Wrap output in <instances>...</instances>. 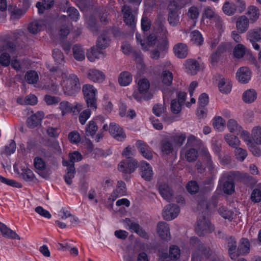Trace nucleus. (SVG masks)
<instances>
[{"instance_id": "nucleus-1", "label": "nucleus", "mask_w": 261, "mask_h": 261, "mask_svg": "<svg viewBox=\"0 0 261 261\" xmlns=\"http://www.w3.org/2000/svg\"><path fill=\"white\" fill-rule=\"evenodd\" d=\"M61 85L64 93L69 96L75 95L81 89L79 79L74 74L68 76L66 73L63 74Z\"/></svg>"}, {"instance_id": "nucleus-2", "label": "nucleus", "mask_w": 261, "mask_h": 261, "mask_svg": "<svg viewBox=\"0 0 261 261\" xmlns=\"http://www.w3.org/2000/svg\"><path fill=\"white\" fill-rule=\"evenodd\" d=\"M16 47V44L10 41H6L0 45V53H2L0 56V64L2 66L7 67L10 64V56L6 51L13 53L15 51Z\"/></svg>"}, {"instance_id": "nucleus-3", "label": "nucleus", "mask_w": 261, "mask_h": 261, "mask_svg": "<svg viewBox=\"0 0 261 261\" xmlns=\"http://www.w3.org/2000/svg\"><path fill=\"white\" fill-rule=\"evenodd\" d=\"M82 91L87 107L95 110L97 109L96 89L91 85L86 84L83 86Z\"/></svg>"}, {"instance_id": "nucleus-4", "label": "nucleus", "mask_w": 261, "mask_h": 261, "mask_svg": "<svg viewBox=\"0 0 261 261\" xmlns=\"http://www.w3.org/2000/svg\"><path fill=\"white\" fill-rule=\"evenodd\" d=\"M138 85L139 93L134 94V97L138 101L150 99L153 95L149 91L150 87L149 81L146 79H143L139 80Z\"/></svg>"}, {"instance_id": "nucleus-5", "label": "nucleus", "mask_w": 261, "mask_h": 261, "mask_svg": "<svg viewBox=\"0 0 261 261\" xmlns=\"http://www.w3.org/2000/svg\"><path fill=\"white\" fill-rule=\"evenodd\" d=\"M138 167V162L134 159H125L122 161L118 165V170L123 173V178L125 180L130 178L129 175L133 172Z\"/></svg>"}, {"instance_id": "nucleus-6", "label": "nucleus", "mask_w": 261, "mask_h": 261, "mask_svg": "<svg viewBox=\"0 0 261 261\" xmlns=\"http://www.w3.org/2000/svg\"><path fill=\"white\" fill-rule=\"evenodd\" d=\"M234 176L233 172L225 173L219 180L224 193L227 195H231L234 192Z\"/></svg>"}, {"instance_id": "nucleus-7", "label": "nucleus", "mask_w": 261, "mask_h": 261, "mask_svg": "<svg viewBox=\"0 0 261 261\" xmlns=\"http://www.w3.org/2000/svg\"><path fill=\"white\" fill-rule=\"evenodd\" d=\"M214 230V226L211 224L209 220L205 217L200 216L198 218L195 227L196 233L199 236H204Z\"/></svg>"}, {"instance_id": "nucleus-8", "label": "nucleus", "mask_w": 261, "mask_h": 261, "mask_svg": "<svg viewBox=\"0 0 261 261\" xmlns=\"http://www.w3.org/2000/svg\"><path fill=\"white\" fill-rule=\"evenodd\" d=\"M178 4L175 1L171 2L168 6L169 11L168 21L172 27H176L179 23V16L178 13Z\"/></svg>"}, {"instance_id": "nucleus-9", "label": "nucleus", "mask_w": 261, "mask_h": 261, "mask_svg": "<svg viewBox=\"0 0 261 261\" xmlns=\"http://www.w3.org/2000/svg\"><path fill=\"white\" fill-rule=\"evenodd\" d=\"M179 211V207L177 205L175 204H168L163 210V217L166 220H171L178 216Z\"/></svg>"}, {"instance_id": "nucleus-10", "label": "nucleus", "mask_w": 261, "mask_h": 261, "mask_svg": "<svg viewBox=\"0 0 261 261\" xmlns=\"http://www.w3.org/2000/svg\"><path fill=\"white\" fill-rule=\"evenodd\" d=\"M226 245L229 256L232 260H236L237 259L236 254L238 248L237 239L232 236L226 238Z\"/></svg>"}, {"instance_id": "nucleus-11", "label": "nucleus", "mask_w": 261, "mask_h": 261, "mask_svg": "<svg viewBox=\"0 0 261 261\" xmlns=\"http://www.w3.org/2000/svg\"><path fill=\"white\" fill-rule=\"evenodd\" d=\"M247 39L251 42L253 48L258 50L260 46L256 42L261 41V29L255 28L249 30L247 33Z\"/></svg>"}, {"instance_id": "nucleus-12", "label": "nucleus", "mask_w": 261, "mask_h": 261, "mask_svg": "<svg viewBox=\"0 0 261 261\" xmlns=\"http://www.w3.org/2000/svg\"><path fill=\"white\" fill-rule=\"evenodd\" d=\"M156 186L161 196L167 201L170 202L173 198V192L169 186L165 182H158Z\"/></svg>"}, {"instance_id": "nucleus-13", "label": "nucleus", "mask_w": 261, "mask_h": 261, "mask_svg": "<svg viewBox=\"0 0 261 261\" xmlns=\"http://www.w3.org/2000/svg\"><path fill=\"white\" fill-rule=\"evenodd\" d=\"M34 166L37 170V173L42 178L46 179L48 178L49 173L45 172L44 170L46 168V165L43 159L39 156L35 157L34 159Z\"/></svg>"}, {"instance_id": "nucleus-14", "label": "nucleus", "mask_w": 261, "mask_h": 261, "mask_svg": "<svg viewBox=\"0 0 261 261\" xmlns=\"http://www.w3.org/2000/svg\"><path fill=\"white\" fill-rule=\"evenodd\" d=\"M109 132L111 136L119 141H123L126 138L122 128L115 123H111L109 125Z\"/></svg>"}, {"instance_id": "nucleus-15", "label": "nucleus", "mask_w": 261, "mask_h": 261, "mask_svg": "<svg viewBox=\"0 0 261 261\" xmlns=\"http://www.w3.org/2000/svg\"><path fill=\"white\" fill-rule=\"evenodd\" d=\"M122 11L123 13L124 22L130 28L134 29L135 27L136 17L132 14L131 8L129 6L124 5L122 8Z\"/></svg>"}, {"instance_id": "nucleus-16", "label": "nucleus", "mask_w": 261, "mask_h": 261, "mask_svg": "<svg viewBox=\"0 0 261 261\" xmlns=\"http://www.w3.org/2000/svg\"><path fill=\"white\" fill-rule=\"evenodd\" d=\"M180 154L189 162L195 161L198 156V151L196 148L186 146L181 149Z\"/></svg>"}, {"instance_id": "nucleus-17", "label": "nucleus", "mask_w": 261, "mask_h": 261, "mask_svg": "<svg viewBox=\"0 0 261 261\" xmlns=\"http://www.w3.org/2000/svg\"><path fill=\"white\" fill-rule=\"evenodd\" d=\"M201 155L203 157L204 160L206 162V167L208 170V172L211 175L215 176L217 173V169L215 168L211 159V155L206 148H202L201 151Z\"/></svg>"}, {"instance_id": "nucleus-18", "label": "nucleus", "mask_w": 261, "mask_h": 261, "mask_svg": "<svg viewBox=\"0 0 261 261\" xmlns=\"http://www.w3.org/2000/svg\"><path fill=\"white\" fill-rule=\"evenodd\" d=\"M161 150L162 152L166 155L173 153L175 146L168 136L165 137L161 141Z\"/></svg>"}, {"instance_id": "nucleus-19", "label": "nucleus", "mask_w": 261, "mask_h": 261, "mask_svg": "<svg viewBox=\"0 0 261 261\" xmlns=\"http://www.w3.org/2000/svg\"><path fill=\"white\" fill-rule=\"evenodd\" d=\"M169 225L165 222H159L157 225V232L162 239L168 241L171 239Z\"/></svg>"}, {"instance_id": "nucleus-20", "label": "nucleus", "mask_w": 261, "mask_h": 261, "mask_svg": "<svg viewBox=\"0 0 261 261\" xmlns=\"http://www.w3.org/2000/svg\"><path fill=\"white\" fill-rule=\"evenodd\" d=\"M251 72L249 69L246 67L240 68L236 73L237 80L239 82L243 84L248 83L251 79Z\"/></svg>"}, {"instance_id": "nucleus-21", "label": "nucleus", "mask_w": 261, "mask_h": 261, "mask_svg": "<svg viewBox=\"0 0 261 261\" xmlns=\"http://www.w3.org/2000/svg\"><path fill=\"white\" fill-rule=\"evenodd\" d=\"M140 175L146 181H150L153 177V173L150 165L146 162H142L140 167Z\"/></svg>"}, {"instance_id": "nucleus-22", "label": "nucleus", "mask_w": 261, "mask_h": 261, "mask_svg": "<svg viewBox=\"0 0 261 261\" xmlns=\"http://www.w3.org/2000/svg\"><path fill=\"white\" fill-rule=\"evenodd\" d=\"M250 251V243L246 238H242L238 246L237 255V258L240 256H244L247 254Z\"/></svg>"}, {"instance_id": "nucleus-23", "label": "nucleus", "mask_w": 261, "mask_h": 261, "mask_svg": "<svg viewBox=\"0 0 261 261\" xmlns=\"http://www.w3.org/2000/svg\"><path fill=\"white\" fill-rule=\"evenodd\" d=\"M136 145L141 154L145 158L148 160H151L152 158V154L150 150V148L144 141L138 140Z\"/></svg>"}, {"instance_id": "nucleus-24", "label": "nucleus", "mask_w": 261, "mask_h": 261, "mask_svg": "<svg viewBox=\"0 0 261 261\" xmlns=\"http://www.w3.org/2000/svg\"><path fill=\"white\" fill-rule=\"evenodd\" d=\"M185 66L186 72L191 75H195L199 70V64L197 61L194 59H188L186 61Z\"/></svg>"}, {"instance_id": "nucleus-25", "label": "nucleus", "mask_w": 261, "mask_h": 261, "mask_svg": "<svg viewBox=\"0 0 261 261\" xmlns=\"http://www.w3.org/2000/svg\"><path fill=\"white\" fill-rule=\"evenodd\" d=\"M44 115L43 112H37V113L31 115L28 118L27 120V125L29 127L34 128L39 124L43 118Z\"/></svg>"}, {"instance_id": "nucleus-26", "label": "nucleus", "mask_w": 261, "mask_h": 261, "mask_svg": "<svg viewBox=\"0 0 261 261\" xmlns=\"http://www.w3.org/2000/svg\"><path fill=\"white\" fill-rule=\"evenodd\" d=\"M175 55L180 59H184L187 57L188 53L187 45L183 43H179L175 44L173 47Z\"/></svg>"}, {"instance_id": "nucleus-27", "label": "nucleus", "mask_w": 261, "mask_h": 261, "mask_svg": "<svg viewBox=\"0 0 261 261\" xmlns=\"http://www.w3.org/2000/svg\"><path fill=\"white\" fill-rule=\"evenodd\" d=\"M98 118L101 119V122L103 121V117L99 116L95 119L90 121L86 126L85 134L87 136L93 137L94 136L98 130V126L95 121Z\"/></svg>"}, {"instance_id": "nucleus-28", "label": "nucleus", "mask_w": 261, "mask_h": 261, "mask_svg": "<svg viewBox=\"0 0 261 261\" xmlns=\"http://www.w3.org/2000/svg\"><path fill=\"white\" fill-rule=\"evenodd\" d=\"M65 4L62 9L63 11H66L68 16L73 21H77L79 18V13L78 10L73 7L69 6V2L68 1H64Z\"/></svg>"}, {"instance_id": "nucleus-29", "label": "nucleus", "mask_w": 261, "mask_h": 261, "mask_svg": "<svg viewBox=\"0 0 261 261\" xmlns=\"http://www.w3.org/2000/svg\"><path fill=\"white\" fill-rule=\"evenodd\" d=\"M249 19L246 16H240L236 21V27L238 32L240 33L246 32L249 27Z\"/></svg>"}, {"instance_id": "nucleus-30", "label": "nucleus", "mask_w": 261, "mask_h": 261, "mask_svg": "<svg viewBox=\"0 0 261 261\" xmlns=\"http://www.w3.org/2000/svg\"><path fill=\"white\" fill-rule=\"evenodd\" d=\"M88 78L94 82H101L105 79L103 73L98 70L92 69L88 71Z\"/></svg>"}, {"instance_id": "nucleus-31", "label": "nucleus", "mask_w": 261, "mask_h": 261, "mask_svg": "<svg viewBox=\"0 0 261 261\" xmlns=\"http://www.w3.org/2000/svg\"><path fill=\"white\" fill-rule=\"evenodd\" d=\"M0 230L2 235L12 239L20 240V237L13 230L8 228L5 224L0 222Z\"/></svg>"}, {"instance_id": "nucleus-32", "label": "nucleus", "mask_w": 261, "mask_h": 261, "mask_svg": "<svg viewBox=\"0 0 261 261\" xmlns=\"http://www.w3.org/2000/svg\"><path fill=\"white\" fill-rule=\"evenodd\" d=\"M72 55L75 60L83 61L85 59V50L80 44H76L72 47Z\"/></svg>"}, {"instance_id": "nucleus-33", "label": "nucleus", "mask_w": 261, "mask_h": 261, "mask_svg": "<svg viewBox=\"0 0 261 261\" xmlns=\"http://www.w3.org/2000/svg\"><path fill=\"white\" fill-rule=\"evenodd\" d=\"M69 160L68 161H63L62 164L63 166H74V162L81 161L82 155L78 151H75L73 153L69 154Z\"/></svg>"}, {"instance_id": "nucleus-34", "label": "nucleus", "mask_w": 261, "mask_h": 261, "mask_svg": "<svg viewBox=\"0 0 261 261\" xmlns=\"http://www.w3.org/2000/svg\"><path fill=\"white\" fill-rule=\"evenodd\" d=\"M186 147L191 148H201L203 146L202 141L193 135L188 137L187 142L185 145Z\"/></svg>"}, {"instance_id": "nucleus-35", "label": "nucleus", "mask_w": 261, "mask_h": 261, "mask_svg": "<svg viewBox=\"0 0 261 261\" xmlns=\"http://www.w3.org/2000/svg\"><path fill=\"white\" fill-rule=\"evenodd\" d=\"M54 5V0H42V2H37L36 6L38 8L39 13L42 14L44 10L50 9Z\"/></svg>"}, {"instance_id": "nucleus-36", "label": "nucleus", "mask_w": 261, "mask_h": 261, "mask_svg": "<svg viewBox=\"0 0 261 261\" xmlns=\"http://www.w3.org/2000/svg\"><path fill=\"white\" fill-rule=\"evenodd\" d=\"M58 85L53 80L49 79L42 86V89L53 94H57L59 92Z\"/></svg>"}, {"instance_id": "nucleus-37", "label": "nucleus", "mask_w": 261, "mask_h": 261, "mask_svg": "<svg viewBox=\"0 0 261 261\" xmlns=\"http://www.w3.org/2000/svg\"><path fill=\"white\" fill-rule=\"evenodd\" d=\"M118 80L120 86H126L132 82V76L129 72L123 71L119 74Z\"/></svg>"}, {"instance_id": "nucleus-38", "label": "nucleus", "mask_w": 261, "mask_h": 261, "mask_svg": "<svg viewBox=\"0 0 261 261\" xmlns=\"http://www.w3.org/2000/svg\"><path fill=\"white\" fill-rule=\"evenodd\" d=\"M67 169L66 170V174L64 176V179L65 182L68 185L72 184V179L74 177L75 174V169L73 166H66Z\"/></svg>"}, {"instance_id": "nucleus-39", "label": "nucleus", "mask_w": 261, "mask_h": 261, "mask_svg": "<svg viewBox=\"0 0 261 261\" xmlns=\"http://www.w3.org/2000/svg\"><path fill=\"white\" fill-rule=\"evenodd\" d=\"M257 97V93L253 89H249L245 91L243 94V101L247 103L253 102Z\"/></svg>"}, {"instance_id": "nucleus-40", "label": "nucleus", "mask_w": 261, "mask_h": 261, "mask_svg": "<svg viewBox=\"0 0 261 261\" xmlns=\"http://www.w3.org/2000/svg\"><path fill=\"white\" fill-rule=\"evenodd\" d=\"M126 193V185L125 182L122 180H119L117 184V189L114 190L112 196L113 197H118L124 195Z\"/></svg>"}, {"instance_id": "nucleus-41", "label": "nucleus", "mask_w": 261, "mask_h": 261, "mask_svg": "<svg viewBox=\"0 0 261 261\" xmlns=\"http://www.w3.org/2000/svg\"><path fill=\"white\" fill-rule=\"evenodd\" d=\"M172 142H174L176 146H181L185 141L187 136L185 134L176 133L172 136H168Z\"/></svg>"}, {"instance_id": "nucleus-42", "label": "nucleus", "mask_w": 261, "mask_h": 261, "mask_svg": "<svg viewBox=\"0 0 261 261\" xmlns=\"http://www.w3.org/2000/svg\"><path fill=\"white\" fill-rule=\"evenodd\" d=\"M110 39L106 34L101 35L97 39L96 45L98 48L103 49L107 48L110 44Z\"/></svg>"}, {"instance_id": "nucleus-43", "label": "nucleus", "mask_w": 261, "mask_h": 261, "mask_svg": "<svg viewBox=\"0 0 261 261\" xmlns=\"http://www.w3.org/2000/svg\"><path fill=\"white\" fill-rule=\"evenodd\" d=\"M224 139L229 146L232 148H236L240 146V141L235 135L228 134L225 136Z\"/></svg>"}, {"instance_id": "nucleus-44", "label": "nucleus", "mask_w": 261, "mask_h": 261, "mask_svg": "<svg viewBox=\"0 0 261 261\" xmlns=\"http://www.w3.org/2000/svg\"><path fill=\"white\" fill-rule=\"evenodd\" d=\"M24 79L28 84H34L37 83L39 80L37 73L33 70L27 71L25 73Z\"/></svg>"}, {"instance_id": "nucleus-45", "label": "nucleus", "mask_w": 261, "mask_h": 261, "mask_svg": "<svg viewBox=\"0 0 261 261\" xmlns=\"http://www.w3.org/2000/svg\"><path fill=\"white\" fill-rule=\"evenodd\" d=\"M190 37L191 42L197 45H201L203 42V37L198 31L195 30L192 32L190 34Z\"/></svg>"}, {"instance_id": "nucleus-46", "label": "nucleus", "mask_w": 261, "mask_h": 261, "mask_svg": "<svg viewBox=\"0 0 261 261\" xmlns=\"http://www.w3.org/2000/svg\"><path fill=\"white\" fill-rule=\"evenodd\" d=\"M43 24H44V23L42 20L33 21L29 24L28 30L32 34H37L41 31Z\"/></svg>"}, {"instance_id": "nucleus-47", "label": "nucleus", "mask_w": 261, "mask_h": 261, "mask_svg": "<svg viewBox=\"0 0 261 261\" xmlns=\"http://www.w3.org/2000/svg\"><path fill=\"white\" fill-rule=\"evenodd\" d=\"M239 179L241 182L247 186H252L256 182L255 178L247 173L241 174L239 176Z\"/></svg>"}, {"instance_id": "nucleus-48", "label": "nucleus", "mask_w": 261, "mask_h": 261, "mask_svg": "<svg viewBox=\"0 0 261 261\" xmlns=\"http://www.w3.org/2000/svg\"><path fill=\"white\" fill-rule=\"evenodd\" d=\"M218 212L225 219L231 220L233 219V212L225 206L220 207L218 210Z\"/></svg>"}, {"instance_id": "nucleus-49", "label": "nucleus", "mask_w": 261, "mask_h": 261, "mask_svg": "<svg viewBox=\"0 0 261 261\" xmlns=\"http://www.w3.org/2000/svg\"><path fill=\"white\" fill-rule=\"evenodd\" d=\"M229 130L231 133H234L238 134L242 129V127L239 125L237 122L234 119H230L228 120L227 124Z\"/></svg>"}, {"instance_id": "nucleus-50", "label": "nucleus", "mask_w": 261, "mask_h": 261, "mask_svg": "<svg viewBox=\"0 0 261 261\" xmlns=\"http://www.w3.org/2000/svg\"><path fill=\"white\" fill-rule=\"evenodd\" d=\"M161 79L164 85L170 86L172 83L173 74L169 70H164L162 73Z\"/></svg>"}, {"instance_id": "nucleus-51", "label": "nucleus", "mask_w": 261, "mask_h": 261, "mask_svg": "<svg viewBox=\"0 0 261 261\" xmlns=\"http://www.w3.org/2000/svg\"><path fill=\"white\" fill-rule=\"evenodd\" d=\"M218 87L220 91L225 94L229 93L231 89V85L229 82H226L224 79H220L219 82Z\"/></svg>"}, {"instance_id": "nucleus-52", "label": "nucleus", "mask_w": 261, "mask_h": 261, "mask_svg": "<svg viewBox=\"0 0 261 261\" xmlns=\"http://www.w3.org/2000/svg\"><path fill=\"white\" fill-rule=\"evenodd\" d=\"M252 137L253 140L256 144L261 145V127L257 126L254 127L252 130Z\"/></svg>"}, {"instance_id": "nucleus-53", "label": "nucleus", "mask_w": 261, "mask_h": 261, "mask_svg": "<svg viewBox=\"0 0 261 261\" xmlns=\"http://www.w3.org/2000/svg\"><path fill=\"white\" fill-rule=\"evenodd\" d=\"M223 10L226 14L231 15L237 11V7L233 3L226 2L223 5Z\"/></svg>"}, {"instance_id": "nucleus-54", "label": "nucleus", "mask_w": 261, "mask_h": 261, "mask_svg": "<svg viewBox=\"0 0 261 261\" xmlns=\"http://www.w3.org/2000/svg\"><path fill=\"white\" fill-rule=\"evenodd\" d=\"M222 141L220 139H213L212 141V146L213 151L220 159Z\"/></svg>"}, {"instance_id": "nucleus-55", "label": "nucleus", "mask_w": 261, "mask_h": 261, "mask_svg": "<svg viewBox=\"0 0 261 261\" xmlns=\"http://www.w3.org/2000/svg\"><path fill=\"white\" fill-rule=\"evenodd\" d=\"M86 23L88 28L92 32L96 33L98 31V26L95 17L92 16L89 17L86 20Z\"/></svg>"}, {"instance_id": "nucleus-56", "label": "nucleus", "mask_w": 261, "mask_h": 261, "mask_svg": "<svg viewBox=\"0 0 261 261\" xmlns=\"http://www.w3.org/2000/svg\"><path fill=\"white\" fill-rule=\"evenodd\" d=\"M21 175L23 179L27 182L33 181L35 178L33 171L28 168L22 169Z\"/></svg>"}, {"instance_id": "nucleus-57", "label": "nucleus", "mask_w": 261, "mask_h": 261, "mask_svg": "<svg viewBox=\"0 0 261 261\" xmlns=\"http://www.w3.org/2000/svg\"><path fill=\"white\" fill-rule=\"evenodd\" d=\"M248 15L250 19L253 22L256 21L259 17V11L258 8L254 6H251L248 8Z\"/></svg>"}, {"instance_id": "nucleus-58", "label": "nucleus", "mask_w": 261, "mask_h": 261, "mask_svg": "<svg viewBox=\"0 0 261 261\" xmlns=\"http://www.w3.org/2000/svg\"><path fill=\"white\" fill-rule=\"evenodd\" d=\"M246 52L245 46L242 44H237L234 48L233 55L236 58H242Z\"/></svg>"}, {"instance_id": "nucleus-59", "label": "nucleus", "mask_w": 261, "mask_h": 261, "mask_svg": "<svg viewBox=\"0 0 261 261\" xmlns=\"http://www.w3.org/2000/svg\"><path fill=\"white\" fill-rule=\"evenodd\" d=\"M53 57L57 64H62L64 62V57L61 50L56 48L53 51Z\"/></svg>"}, {"instance_id": "nucleus-60", "label": "nucleus", "mask_w": 261, "mask_h": 261, "mask_svg": "<svg viewBox=\"0 0 261 261\" xmlns=\"http://www.w3.org/2000/svg\"><path fill=\"white\" fill-rule=\"evenodd\" d=\"M100 52L94 47H91L87 51V57L90 62H94L96 59L98 58Z\"/></svg>"}, {"instance_id": "nucleus-61", "label": "nucleus", "mask_w": 261, "mask_h": 261, "mask_svg": "<svg viewBox=\"0 0 261 261\" xmlns=\"http://www.w3.org/2000/svg\"><path fill=\"white\" fill-rule=\"evenodd\" d=\"M91 114V109H86L81 112L79 115V119L82 125H84Z\"/></svg>"}, {"instance_id": "nucleus-62", "label": "nucleus", "mask_w": 261, "mask_h": 261, "mask_svg": "<svg viewBox=\"0 0 261 261\" xmlns=\"http://www.w3.org/2000/svg\"><path fill=\"white\" fill-rule=\"evenodd\" d=\"M180 251L179 247L172 245L170 247L169 256L171 259H177L180 256Z\"/></svg>"}, {"instance_id": "nucleus-63", "label": "nucleus", "mask_w": 261, "mask_h": 261, "mask_svg": "<svg viewBox=\"0 0 261 261\" xmlns=\"http://www.w3.org/2000/svg\"><path fill=\"white\" fill-rule=\"evenodd\" d=\"M235 149L236 159L240 162H243L247 155V151L245 149L239 147V146Z\"/></svg>"}, {"instance_id": "nucleus-64", "label": "nucleus", "mask_w": 261, "mask_h": 261, "mask_svg": "<svg viewBox=\"0 0 261 261\" xmlns=\"http://www.w3.org/2000/svg\"><path fill=\"white\" fill-rule=\"evenodd\" d=\"M251 200L254 202H259L261 201V190L259 188H255L253 190L251 194Z\"/></svg>"}]
</instances>
